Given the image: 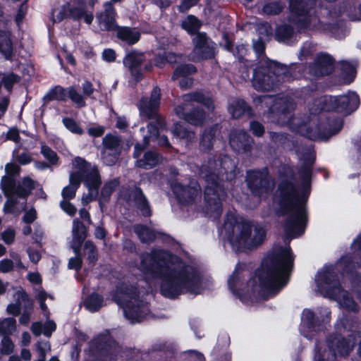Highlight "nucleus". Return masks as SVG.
Wrapping results in <instances>:
<instances>
[{"label":"nucleus","instance_id":"e433bc0d","mask_svg":"<svg viewBox=\"0 0 361 361\" xmlns=\"http://www.w3.org/2000/svg\"><path fill=\"white\" fill-rule=\"evenodd\" d=\"M228 111L233 118H238L247 113L250 114V109L245 102L240 99H235L230 102Z\"/></svg>","mask_w":361,"mask_h":361},{"label":"nucleus","instance_id":"4c0bfd02","mask_svg":"<svg viewBox=\"0 0 361 361\" xmlns=\"http://www.w3.org/2000/svg\"><path fill=\"white\" fill-rule=\"evenodd\" d=\"M172 133L176 137L185 140L187 145L192 143L195 139V133L188 130L180 123H176L174 125Z\"/></svg>","mask_w":361,"mask_h":361},{"label":"nucleus","instance_id":"72a5a7b5","mask_svg":"<svg viewBox=\"0 0 361 361\" xmlns=\"http://www.w3.org/2000/svg\"><path fill=\"white\" fill-rule=\"evenodd\" d=\"M73 241L75 245H72V247L75 253H77L80 245L82 240L85 238V228L83 224L78 219L73 221Z\"/></svg>","mask_w":361,"mask_h":361},{"label":"nucleus","instance_id":"bf43d9fd","mask_svg":"<svg viewBox=\"0 0 361 361\" xmlns=\"http://www.w3.org/2000/svg\"><path fill=\"white\" fill-rule=\"evenodd\" d=\"M314 51V47L311 42H305L300 49V53L298 55L299 59L302 61V60L306 59L308 56L312 54V53Z\"/></svg>","mask_w":361,"mask_h":361},{"label":"nucleus","instance_id":"4d7b16f0","mask_svg":"<svg viewBox=\"0 0 361 361\" xmlns=\"http://www.w3.org/2000/svg\"><path fill=\"white\" fill-rule=\"evenodd\" d=\"M263 37H260V39L253 42V49L256 53L258 59V61H260L263 57H267L264 54V44L262 41Z\"/></svg>","mask_w":361,"mask_h":361},{"label":"nucleus","instance_id":"9b49d317","mask_svg":"<svg viewBox=\"0 0 361 361\" xmlns=\"http://www.w3.org/2000/svg\"><path fill=\"white\" fill-rule=\"evenodd\" d=\"M290 70L291 66L263 57L253 70L252 86L257 91L274 90L283 82L293 80Z\"/></svg>","mask_w":361,"mask_h":361},{"label":"nucleus","instance_id":"338daca9","mask_svg":"<svg viewBox=\"0 0 361 361\" xmlns=\"http://www.w3.org/2000/svg\"><path fill=\"white\" fill-rule=\"evenodd\" d=\"M26 251L28 255L30 260L32 263L37 264L40 260L41 254L37 250H35L32 247H28Z\"/></svg>","mask_w":361,"mask_h":361},{"label":"nucleus","instance_id":"052dcab7","mask_svg":"<svg viewBox=\"0 0 361 361\" xmlns=\"http://www.w3.org/2000/svg\"><path fill=\"white\" fill-rule=\"evenodd\" d=\"M16 232L13 228H7L1 233V239L8 245L11 244L15 239Z\"/></svg>","mask_w":361,"mask_h":361},{"label":"nucleus","instance_id":"864d4df0","mask_svg":"<svg viewBox=\"0 0 361 361\" xmlns=\"http://www.w3.org/2000/svg\"><path fill=\"white\" fill-rule=\"evenodd\" d=\"M118 183L116 180H111L106 183L102 190V199L106 200L109 197L112 192L116 189Z\"/></svg>","mask_w":361,"mask_h":361},{"label":"nucleus","instance_id":"49530a36","mask_svg":"<svg viewBox=\"0 0 361 361\" xmlns=\"http://www.w3.org/2000/svg\"><path fill=\"white\" fill-rule=\"evenodd\" d=\"M16 330V319L6 318L0 322V336H8Z\"/></svg>","mask_w":361,"mask_h":361},{"label":"nucleus","instance_id":"6e6552de","mask_svg":"<svg viewBox=\"0 0 361 361\" xmlns=\"http://www.w3.org/2000/svg\"><path fill=\"white\" fill-rule=\"evenodd\" d=\"M222 233L235 252L257 248L264 242L267 235L262 224L245 219L233 212L226 214Z\"/></svg>","mask_w":361,"mask_h":361},{"label":"nucleus","instance_id":"20e7f679","mask_svg":"<svg viewBox=\"0 0 361 361\" xmlns=\"http://www.w3.org/2000/svg\"><path fill=\"white\" fill-rule=\"evenodd\" d=\"M355 2V0H345L329 9H325L319 18L313 12L316 0H289V21L295 25L298 31L326 32L341 39L343 36L344 20H361V4L357 12Z\"/></svg>","mask_w":361,"mask_h":361},{"label":"nucleus","instance_id":"473e14b6","mask_svg":"<svg viewBox=\"0 0 361 361\" xmlns=\"http://www.w3.org/2000/svg\"><path fill=\"white\" fill-rule=\"evenodd\" d=\"M14 297L17 300V303L10 304L7 307V311L10 314L13 315L18 314L20 312L22 306L27 307L31 305V302L29 300L28 295L23 290H18Z\"/></svg>","mask_w":361,"mask_h":361},{"label":"nucleus","instance_id":"3c124183","mask_svg":"<svg viewBox=\"0 0 361 361\" xmlns=\"http://www.w3.org/2000/svg\"><path fill=\"white\" fill-rule=\"evenodd\" d=\"M62 123L66 127V128L71 131L72 133L82 135L84 133L83 130L79 126V124L71 118H63L62 120Z\"/></svg>","mask_w":361,"mask_h":361},{"label":"nucleus","instance_id":"7c9ffc66","mask_svg":"<svg viewBox=\"0 0 361 361\" xmlns=\"http://www.w3.org/2000/svg\"><path fill=\"white\" fill-rule=\"evenodd\" d=\"M220 132V128L218 125L211 127L208 130H205L202 133L200 139V148L202 150H209L212 148L216 140V136Z\"/></svg>","mask_w":361,"mask_h":361},{"label":"nucleus","instance_id":"ea45409f","mask_svg":"<svg viewBox=\"0 0 361 361\" xmlns=\"http://www.w3.org/2000/svg\"><path fill=\"white\" fill-rule=\"evenodd\" d=\"M12 49L10 33L8 31L0 30V53L6 59H8L11 55Z\"/></svg>","mask_w":361,"mask_h":361},{"label":"nucleus","instance_id":"a211bd4d","mask_svg":"<svg viewBox=\"0 0 361 361\" xmlns=\"http://www.w3.org/2000/svg\"><path fill=\"white\" fill-rule=\"evenodd\" d=\"M246 181L252 193L261 198L269 194L274 187V180L267 168L248 171Z\"/></svg>","mask_w":361,"mask_h":361},{"label":"nucleus","instance_id":"5fc2aeb1","mask_svg":"<svg viewBox=\"0 0 361 361\" xmlns=\"http://www.w3.org/2000/svg\"><path fill=\"white\" fill-rule=\"evenodd\" d=\"M1 353L4 355H9L13 352L14 344L8 336H4L1 341Z\"/></svg>","mask_w":361,"mask_h":361},{"label":"nucleus","instance_id":"ddd939ff","mask_svg":"<svg viewBox=\"0 0 361 361\" xmlns=\"http://www.w3.org/2000/svg\"><path fill=\"white\" fill-rule=\"evenodd\" d=\"M137 288L127 285L117 287L114 301L122 306L126 318L130 323H138L150 317L148 303L140 300Z\"/></svg>","mask_w":361,"mask_h":361},{"label":"nucleus","instance_id":"de8ad7c7","mask_svg":"<svg viewBox=\"0 0 361 361\" xmlns=\"http://www.w3.org/2000/svg\"><path fill=\"white\" fill-rule=\"evenodd\" d=\"M68 97L76 105L77 107L85 106V100L83 94H81L74 87L67 88Z\"/></svg>","mask_w":361,"mask_h":361},{"label":"nucleus","instance_id":"aec40b11","mask_svg":"<svg viewBox=\"0 0 361 361\" xmlns=\"http://www.w3.org/2000/svg\"><path fill=\"white\" fill-rule=\"evenodd\" d=\"M171 188L178 200L183 204H192L200 197V188L195 180H191L188 188L179 183H173Z\"/></svg>","mask_w":361,"mask_h":361},{"label":"nucleus","instance_id":"1a4fd4ad","mask_svg":"<svg viewBox=\"0 0 361 361\" xmlns=\"http://www.w3.org/2000/svg\"><path fill=\"white\" fill-rule=\"evenodd\" d=\"M161 96L160 89L155 87L152 91L150 98L143 97L141 99L138 109L140 116L142 119H155L156 124L151 122L147 126L148 134H143V144H136L133 157L137 158L145 147L151 140H158L159 145L164 147H170V143L166 136L162 135L158 137L159 129H162L165 126L164 119L157 114V109L159 105Z\"/></svg>","mask_w":361,"mask_h":361},{"label":"nucleus","instance_id":"680f3d73","mask_svg":"<svg viewBox=\"0 0 361 361\" xmlns=\"http://www.w3.org/2000/svg\"><path fill=\"white\" fill-rule=\"evenodd\" d=\"M37 350L39 357L46 358V354L51 350L50 345L48 341H39L37 344Z\"/></svg>","mask_w":361,"mask_h":361},{"label":"nucleus","instance_id":"7ed1b4c3","mask_svg":"<svg viewBox=\"0 0 361 361\" xmlns=\"http://www.w3.org/2000/svg\"><path fill=\"white\" fill-rule=\"evenodd\" d=\"M140 269L146 277L160 279V292L166 298H176L185 293L197 295L203 290L199 271L164 250L142 254Z\"/></svg>","mask_w":361,"mask_h":361},{"label":"nucleus","instance_id":"c85d7f7f","mask_svg":"<svg viewBox=\"0 0 361 361\" xmlns=\"http://www.w3.org/2000/svg\"><path fill=\"white\" fill-rule=\"evenodd\" d=\"M116 29L118 39L128 45L137 43L140 39V32L136 28L117 27Z\"/></svg>","mask_w":361,"mask_h":361},{"label":"nucleus","instance_id":"cd10ccee","mask_svg":"<svg viewBox=\"0 0 361 361\" xmlns=\"http://www.w3.org/2000/svg\"><path fill=\"white\" fill-rule=\"evenodd\" d=\"M93 343L97 348L101 352L102 355H113L119 348L118 344L109 335L99 336L97 338Z\"/></svg>","mask_w":361,"mask_h":361},{"label":"nucleus","instance_id":"13d9d810","mask_svg":"<svg viewBox=\"0 0 361 361\" xmlns=\"http://www.w3.org/2000/svg\"><path fill=\"white\" fill-rule=\"evenodd\" d=\"M85 252L88 255V259L90 263H94L97 260V252L95 246L90 241H87L84 245Z\"/></svg>","mask_w":361,"mask_h":361},{"label":"nucleus","instance_id":"423d86ee","mask_svg":"<svg viewBox=\"0 0 361 361\" xmlns=\"http://www.w3.org/2000/svg\"><path fill=\"white\" fill-rule=\"evenodd\" d=\"M343 278H349L353 283H361V259L346 255L341 257L334 265H325L315 276L317 291L325 298L335 300L338 305L356 312L358 306L349 294L341 288L337 273Z\"/></svg>","mask_w":361,"mask_h":361},{"label":"nucleus","instance_id":"f704fd0d","mask_svg":"<svg viewBox=\"0 0 361 361\" xmlns=\"http://www.w3.org/2000/svg\"><path fill=\"white\" fill-rule=\"evenodd\" d=\"M134 231L143 243H151L157 238L158 233L154 230L142 224H137L134 226Z\"/></svg>","mask_w":361,"mask_h":361},{"label":"nucleus","instance_id":"0eeeda50","mask_svg":"<svg viewBox=\"0 0 361 361\" xmlns=\"http://www.w3.org/2000/svg\"><path fill=\"white\" fill-rule=\"evenodd\" d=\"M236 162L228 156H223L218 160H209L208 164H203L200 169V176L205 180L204 200L207 215L217 219L222 212L221 201L226 197V192L219 183V180H232L235 176Z\"/></svg>","mask_w":361,"mask_h":361},{"label":"nucleus","instance_id":"4468645a","mask_svg":"<svg viewBox=\"0 0 361 361\" xmlns=\"http://www.w3.org/2000/svg\"><path fill=\"white\" fill-rule=\"evenodd\" d=\"M343 331V335L336 334L327 340L329 352L322 350L317 345L314 361H336L337 355L346 356L352 351L356 342L355 334H345V327Z\"/></svg>","mask_w":361,"mask_h":361},{"label":"nucleus","instance_id":"393cba45","mask_svg":"<svg viewBox=\"0 0 361 361\" xmlns=\"http://www.w3.org/2000/svg\"><path fill=\"white\" fill-rule=\"evenodd\" d=\"M294 26L295 25L288 20V23H283L279 25L275 32L276 39L279 42L291 44L298 41L297 31Z\"/></svg>","mask_w":361,"mask_h":361},{"label":"nucleus","instance_id":"39448f33","mask_svg":"<svg viewBox=\"0 0 361 361\" xmlns=\"http://www.w3.org/2000/svg\"><path fill=\"white\" fill-rule=\"evenodd\" d=\"M257 100L269 106V114L273 122L280 125H288L293 130L312 140H326L337 134L343 128V120L334 116L327 118L326 123L319 126L316 117L307 123H300L299 118L292 117L291 111L295 108L293 99L287 95L259 97Z\"/></svg>","mask_w":361,"mask_h":361},{"label":"nucleus","instance_id":"9d476101","mask_svg":"<svg viewBox=\"0 0 361 361\" xmlns=\"http://www.w3.org/2000/svg\"><path fill=\"white\" fill-rule=\"evenodd\" d=\"M73 164L78 171L70 174V184L65 187L61 192L62 200H70L75 197V192L83 178L89 192L82 197V201L83 204H87L97 195V190L101 184L98 170L95 166L91 165L80 157H76Z\"/></svg>","mask_w":361,"mask_h":361},{"label":"nucleus","instance_id":"5701e85b","mask_svg":"<svg viewBox=\"0 0 361 361\" xmlns=\"http://www.w3.org/2000/svg\"><path fill=\"white\" fill-rule=\"evenodd\" d=\"M104 8L103 12L98 13L96 15L98 25L102 30H114L118 26L116 22V13L111 2H105Z\"/></svg>","mask_w":361,"mask_h":361},{"label":"nucleus","instance_id":"4be33fe9","mask_svg":"<svg viewBox=\"0 0 361 361\" xmlns=\"http://www.w3.org/2000/svg\"><path fill=\"white\" fill-rule=\"evenodd\" d=\"M334 70L333 58L324 53L318 54L314 62L310 66V73L316 76L330 74Z\"/></svg>","mask_w":361,"mask_h":361},{"label":"nucleus","instance_id":"2f4dec72","mask_svg":"<svg viewBox=\"0 0 361 361\" xmlns=\"http://www.w3.org/2000/svg\"><path fill=\"white\" fill-rule=\"evenodd\" d=\"M131 199L143 216H149L151 214L148 202L140 189L135 188L131 191L130 201H131Z\"/></svg>","mask_w":361,"mask_h":361},{"label":"nucleus","instance_id":"37998d69","mask_svg":"<svg viewBox=\"0 0 361 361\" xmlns=\"http://www.w3.org/2000/svg\"><path fill=\"white\" fill-rule=\"evenodd\" d=\"M68 16H69L68 3L53 8L50 19L55 23L62 21Z\"/></svg>","mask_w":361,"mask_h":361},{"label":"nucleus","instance_id":"2eb2a0df","mask_svg":"<svg viewBox=\"0 0 361 361\" xmlns=\"http://www.w3.org/2000/svg\"><path fill=\"white\" fill-rule=\"evenodd\" d=\"M183 105L178 106L176 109V114L178 116L184 119L188 123L200 126L203 125L206 120V115L199 108H193L190 112H185V110L188 106V103L197 102L202 104L209 109H212L213 102L210 97L205 96L203 93L200 92H192L184 94L183 96Z\"/></svg>","mask_w":361,"mask_h":361},{"label":"nucleus","instance_id":"dca6fc26","mask_svg":"<svg viewBox=\"0 0 361 361\" xmlns=\"http://www.w3.org/2000/svg\"><path fill=\"white\" fill-rule=\"evenodd\" d=\"M1 187L4 195L8 198L4 204L5 212H14L16 202L13 200V197L25 198L33 188L34 182L30 178L26 177L23 179L21 185H16L13 178L3 176Z\"/></svg>","mask_w":361,"mask_h":361},{"label":"nucleus","instance_id":"0e129e2a","mask_svg":"<svg viewBox=\"0 0 361 361\" xmlns=\"http://www.w3.org/2000/svg\"><path fill=\"white\" fill-rule=\"evenodd\" d=\"M250 130L252 132L253 135L260 137L264 133V128L260 123L257 121H252L250 122Z\"/></svg>","mask_w":361,"mask_h":361},{"label":"nucleus","instance_id":"f03ea898","mask_svg":"<svg viewBox=\"0 0 361 361\" xmlns=\"http://www.w3.org/2000/svg\"><path fill=\"white\" fill-rule=\"evenodd\" d=\"M294 255L289 246L276 247L262 260L255 276L244 286L245 266L238 264L228 280V286L234 295L247 303L252 295L268 299L276 295L289 281L293 268Z\"/></svg>","mask_w":361,"mask_h":361},{"label":"nucleus","instance_id":"b1692460","mask_svg":"<svg viewBox=\"0 0 361 361\" xmlns=\"http://www.w3.org/2000/svg\"><path fill=\"white\" fill-rule=\"evenodd\" d=\"M144 60V54L135 51L130 52L123 59L124 66L129 69L132 77L136 82L142 79V74L140 66Z\"/></svg>","mask_w":361,"mask_h":361},{"label":"nucleus","instance_id":"a19ab883","mask_svg":"<svg viewBox=\"0 0 361 361\" xmlns=\"http://www.w3.org/2000/svg\"><path fill=\"white\" fill-rule=\"evenodd\" d=\"M357 63L355 61H343L341 63V70L345 82L350 83L356 75Z\"/></svg>","mask_w":361,"mask_h":361},{"label":"nucleus","instance_id":"a878e982","mask_svg":"<svg viewBox=\"0 0 361 361\" xmlns=\"http://www.w3.org/2000/svg\"><path fill=\"white\" fill-rule=\"evenodd\" d=\"M84 6V0H79L78 5H75V0H73V4L68 3L69 17L75 20H83L87 24H90L94 19L93 13L87 11Z\"/></svg>","mask_w":361,"mask_h":361},{"label":"nucleus","instance_id":"8fccbe9b","mask_svg":"<svg viewBox=\"0 0 361 361\" xmlns=\"http://www.w3.org/2000/svg\"><path fill=\"white\" fill-rule=\"evenodd\" d=\"M41 154L51 165H57L59 157L56 153L52 150L49 147L42 145Z\"/></svg>","mask_w":361,"mask_h":361},{"label":"nucleus","instance_id":"09e8293b","mask_svg":"<svg viewBox=\"0 0 361 361\" xmlns=\"http://www.w3.org/2000/svg\"><path fill=\"white\" fill-rule=\"evenodd\" d=\"M284 5L280 1H274L265 4L262 8L263 13L267 15H278L279 14Z\"/></svg>","mask_w":361,"mask_h":361},{"label":"nucleus","instance_id":"f8f14e48","mask_svg":"<svg viewBox=\"0 0 361 361\" xmlns=\"http://www.w3.org/2000/svg\"><path fill=\"white\" fill-rule=\"evenodd\" d=\"M302 93L305 99L309 102L311 98L314 99L313 104L310 106L312 114H316L322 111L334 110L347 115L355 111L360 104L359 97L355 92H349L338 97H318L316 92L310 91L305 87L302 89Z\"/></svg>","mask_w":361,"mask_h":361},{"label":"nucleus","instance_id":"69168bd1","mask_svg":"<svg viewBox=\"0 0 361 361\" xmlns=\"http://www.w3.org/2000/svg\"><path fill=\"white\" fill-rule=\"evenodd\" d=\"M60 205L61 208L70 216H73L76 212V208L69 202L68 200H62Z\"/></svg>","mask_w":361,"mask_h":361},{"label":"nucleus","instance_id":"6e6d98bb","mask_svg":"<svg viewBox=\"0 0 361 361\" xmlns=\"http://www.w3.org/2000/svg\"><path fill=\"white\" fill-rule=\"evenodd\" d=\"M20 80V77L13 73H9L4 75L2 78V82L4 87L10 91L13 87V85L18 82Z\"/></svg>","mask_w":361,"mask_h":361},{"label":"nucleus","instance_id":"58836bf2","mask_svg":"<svg viewBox=\"0 0 361 361\" xmlns=\"http://www.w3.org/2000/svg\"><path fill=\"white\" fill-rule=\"evenodd\" d=\"M104 305L103 297L95 293L89 295L84 302L85 308L91 312L98 311Z\"/></svg>","mask_w":361,"mask_h":361},{"label":"nucleus","instance_id":"e2e57ef3","mask_svg":"<svg viewBox=\"0 0 361 361\" xmlns=\"http://www.w3.org/2000/svg\"><path fill=\"white\" fill-rule=\"evenodd\" d=\"M47 295L44 290H39L37 293V299L40 303V307L44 312V315L48 317L49 311L47 305L44 303L45 300L47 299Z\"/></svg>","mask_w":361,"mask_h":361},{"label":"nucleus","instance_id":"f257e3e1","mask_svg":"<svg viewBox=\"0 0 361 361\" xmlns=\"http://www.w3.org/2000/svg\"><path fill=\"white\" fill-rule=\"evenodd\" d=\"M272 141L283 148L291 150L294 148L298 159L303 161L299 171L300 184L296 189L293 183V171L283 166L281 181L274 195V203L279 206V212L287 214L288 216L284 225L286 240L296 238L302 235L307 221L306 202L310 193L312 166L314 161V154L312 146L295 145L285 134L270 133Z\"/></svg>","mask_w":361,"mask_h":361},{"label":"nucleus","instance_id":"f3484780","mask_svg":"<svg viewBox=\"0 0 361 361\" xmlns=\"http://www.w3.org/2000/svg\"><path fill=\"white\" fill-rule=\"evenodd\" d=\"M330 314L328 308H321L320 317L315 318V314L311 310H304L301 316L300 333L307 338L312 339L317 333L324 331L325 324L330 320Z\"/></svg>","mask_w":361,"mask_h":361},{"label":"nucleus","instance_id":"6ab92c4d","mask_svg":"<svg viewBox=\"0 0 361 361\" xmlns=\"http://www.w3.org/2000/svg\"><path fill=\"white\" fill-rule=\"evenodd\" d=\"M194 48L189 59L193 61L209 59L214 54V43L204 32H198L192 39Z\"/></svg>","mask_w":361,"mask_h":361},{"label":"nucleus","instance_id":"603ef678","mask_svg":"<svg viewBox=\"0 0 361 361\" xmlns=\"http://www.w3.org/2000/svg\"><path fill=\"white\" fill-rule=\"evenodd\" d=\"M118 154L119 152L102 150V158L103 162L108 166L114 164L117 160Z\"/></svg>","mask_w":361,"mask_h":361},{"label":"nucleus","instance_id":"a18cd8bd","mask_svg":"<svg viewBox=\"0 0 361 361\" xmlns=\"http://www.w3.org/2000/svg\"><path fill=\"white\" fill-rule=\"evenodd\" d=\"M120 139L118 136L107 134L103 138L104 149L112 152H119Z\"/></svg>","mask_w":361,"mask_h":361},{"label":"nucleus","instance_id":"412c9836","mask_svg":"<svg viewBox=\"0 0 361 361\" xmlns=\"http://www.w3.org/2000/svg\"><path fill=\"white\" fill-rule=\"evenodd\" d=\"M253 140L245 131L233 130L229 135V145L231 148L239 154L247 153L250 151Z\"/></svg>","mask_w":361,"mask_h":361},{"label":"nucleus","instance_id":"774afa93","mask_svg":"<svg viewBox=\"0 0 361 361\" xmlns=\"http://www.w3.org/2000/svg\"><path fill=\"white\" fill-rule=\"evenodd\" d=\"M56 324L51 320H48L43 325V334L49 337L53 331L56 330Z\"/></svg>","mask_w":361,"mask_h":361},{"label":"nucleus","instance_id":"c756f323","mask_svg":"<svg viewBox=\"0 0 361 361\" xmlns=\"http://www.w3.org/2000/svg\"><path fill=\"white\" fill-rule=\"evenodd\" d=\"M9 255L11 259H4L0 262V271L1 272H9L13 270V268L18 269H25L19 254L16 252L11 251Z\"/></svg>","mask_w":361,"mask_h":361},{"label":"nucleus","instance_id":"79ce46f5","mask_svg":"<svg viewBox=\"0 0 361 361\" xmlns=\"http://www.w3.org/2000/svg\"><path fill=\"white\" fill-rule=\"evenodd\" d=\"M181 26L190 35H193L200 28L201 23L196 17L190 15L183 20Z\"/></svg>","mask_w":361,"mask_h":361},{"label":"nucleus","instance_id":"c9c22d12","mask_svg":"<svg viewBox=\"0 0 361 361\" xmlns=\"http://www.w3.org/2000/svg\"><path fill=\"white\" fill-rule=\"evenodd\" d=\"M161 160L159 154L153 151H149L145 153L142 159L136 161V166L145 169H149L155 166Z\"/></svg>","mask_w":361,"mask_h":361},{"label":"nucleus","instance_id":"bb28decb","mask_svg":"<svg viewBox=\"0 0 361 361\" xmlns=\"http://www.w3.org/2000/svg\"><path fill=\"white\" fill-rule=\"evenodd\" d=\"M196 71L195 67L192 64H184L178 66L172 75V80H176L179 78H182L180 80V86L183 89L190 87L192 84V78L187 77L188 75L193 73Z\"/></svg>","mask_w":361,"mask_h":361},{"label":"nucleus","instance_id":"c03bdc74","mask_svg":"<svg viewBox=\"0 0 361 361\" xmlns=\"http://www.w3.org/2000/svg\"><path fill=\"white\" fill-rule=\"evenodd\" d=\"M67 97V89H64L61 86H56L54 88L51 89L49 92H47V94L44 96V99L48 101H65Z\"/></svg>","mask_w":361,"mask_h":361}]
</instances>
